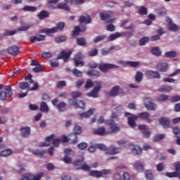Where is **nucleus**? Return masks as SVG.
I'll list each match as a JSON object with an SVG mask.
<instances>
[{
	"instance_id": "obj_1",
	"label": "nucleus",
	"mask_w": 180,
	"mask_h": 180,
	"mask_svg": "<svg viewBox=\"0 0 180 180\" xmlns=\"http://www.w3.org/2000/svg\"><path fill=\"white\" fill-rule=\"evenodd\" d=\"M96 86L88 94V96L91 98H98L99 96V91L102 89V82L96 81L95 82Z\"/></svg>"
},
{
	"instance_id": "obj_2",
	"label": "nucleus",
	"mask_w": 180,
	"mask_h": 180,
	"mask_svg": "<svg viewBox=\"0 0 180 180\" xmlns=\"http://www.w3.org/2000/svg\"><path fill=\"white\" fill-rule=\"evenodd\" d=\"M82 60H84V55L82 53H77L73 58L75 65L76 67H84V63Z\"/></svg>"
},
{
	"instance_id": "obj_3",
	"label": "nucleus",
	"mask_w": 180,
	"mask_h": 180,
	"mask_svg": "<svg viewBox=\"0 0 180 180\" xmlns=\"http://www.w3.org/2000/svg\"><path fill=\"white\" fill-rule=\"evenodd\" d=\"M118 68L119 66L113 65L112 63H101L98 65V70H101L102 72H108V70Z\"/></svg>"
},
{
	"instance_id": "obj_4",
	"label": "nucleus",
	"mask_w": 180,
	"mask_h": 180,
	"mask_svg": "<svg viewBox=\"0 0 180 180\" xmlns=\"http://www.w3.org/2000/svg\"><path fill=\"white\" fill-rule=\"evenodd\" d=\"M125 115L131 116V117H128V124L131 127H136V126H137V124H136V120H137V119H139V116L134 115L133 114H131L130 112H126Z\"/></svg>"
},
{
	"instance_id": "obj_5",
	"label": "nucleus",
	"mask_w": 180,
	"mask_h": 180,
	"mask_svg": "<svg viewBox=\"0 0 180 180\" xmlns=\"http://www.w3.org/2000/svg\"><path fill=\"white\" fill-rule=\"evenodd\" d=\"M146 101H147L145 103V108H146L148 110H155V109H157V105L155 103H153V98L146 97Z\"/></svg>"
},
{
	"instance_id": "obj_6",
	"label": "nucleus",
	"mask_w": 180,
	"mask_h": 180,
	"mask_svg": "<svg viewBox=\"0 0 180 180\" xmlns=\"http://www.w3.org/2000/svg\"><path fill=\"white\" fill-rule=\"evenodd\" d=\"M107 126H109L110 129H111V131L112 133H117L120 130V128L117 127V124H116V122L113 120H108L106 121Z\"/></svg>"
},
{
	"instance_id": "obj_7",
	"label": "nucleus",
	"mask_w": 180,
	"mask_h": 180,
	"mask_svg": "<svg viewBox=\"0 0 180 180\" xmlns=\"http://www.w3.org/2000/svg\"><path fill=\"white\" fill-rule=\"evenodd\" d=\"M166 20L167 22V27L169 30H170V32H178V30H179V27H178V25L172 22V19L167 17L166 18Z\"/></svg>"
},
{
	"instance_id": "obj_8",
	"label": "nucleus",
	"mask_w": 180,
	"mask_h": 180,
	"mask_svg": "<svg viewBox=\"0 0 180 180\" xmlns=\"http://www.w3.org/2000/svg\"><path fill=\"white\" fill-rule=\"evenodd\" d=\"M28 151L29 153H32V154H34V155H37V157H40L41 158H42V157H44L45 154H47V150H40L39 149L29 148Z\"/></svg>"
},
{
	"instance_id": "obj_9",
	"label": "nucleus",
	"mask_w": 180,
	"mask_h": 180,
	"mask_svg": "<svg viewBox=\"0 0 180 180\" xmlns=\"http://www.w3.org/2000/svg\"><path fill=\"white\" fill-rule=\"evenodd\" d=\"M54 134H52L48 137L46 138V141L42 143H39V147H49L51 145V141H53L54 140Z\"/></svg>"
},
{
	"instance_id": "obj_10",
	"label": "nucleus",
	"mask_w": 180,
	"mask_h": 180,
	"mask_svg": "<svg viewBox=\"0 0 180 180\" xmlns=\"http://www.w3.org/2000/svg\"><path fill=\"white\" fill-rule=\"evenodd\" d=\"M168 68H169V65L167 63H159L156 65V70H158L159 72H167Z\"/></svg>"
},
{
	"instance_id": "obj_11",
	"label": "nucleus",
	"mask_w": 180,
	"mask_h": 180,
	"mask_svg": "<svg viewBox=\"0 0 180 180\" xmlns=\"http://www.w3.org/2000/svg\"><path fill=\"white\" fill-rule=\"evenodd\" d=\"M120 153V148H117L115 146H110L106 150L105 154L109 155H115Z\"/></svg>"
},
{
	"instance_id": "obj_12",
	"label": "nucleus",
	"mask_w": 180,
	"mask_h": 180,
	"mask_svg": "<svg viewBox=\"0 0 180 180\" xmlns=\"http://www.w3.org/2000/svg\"><path fill=\"white\" fill-rule=\"evenodd\" d=\"M159 123L163 127V129H169V126H171V120L164 117L159 119Z\"/></svg>"
},
{
	"instance_id": "obj_13",
	"label": "nucleus",
	"mask_w": 180,
	"mask_h": 180,
	"mask_svg": "<svg viewBox=\"0 0 180 180\" xmlns=\"http://www.w3.org/2000/svg\"><path fill=\"white\" fill-rule=\"evenodd\" d=\"M21 136L24 139H28L30 136L32 130L30 127H23L20 129Z\"/></svg>"
},
{
	"instance_id": "obj_14",
	"label": "nucleus",
	"mask_w": 180,
	"mask_h": 180,
	"mask_svg": "<svg viewBox=\"0 0 180 180\" xmlns=\"http://www.w3.org/2000/svg\"><path fill=\"white\" fill-rule=\"evenodd\" d=\"M146 74L147 77H148L149 78H151V79L156 78L158 79L161 78V75L158 71L148 70V71H146Z\"/></svg>"
},
{
	"instance_id": "obj_15",
	"label": "nucleus",
	"mask_w": 180,
	"mask_h": 180,
	"mask_svg": "<svg viewBox=\"0 0 180 180\" xmlns=\"http://www.w3.org/2000/svg\"><path fill=\"white\" fill-rule=\"evenodd\" d=\"M138 127L139 130H141L143 136H144V137H146V139H148V137L151 136V132L147 130V125H139Z\"/></svg>"
},
{
	"instance_id": "obj_16",
	"label": "nucleus",
	"mask_w": 180,
	"mask_h": 180,
	"mask_svg": "<svg viewBox=\"0 0 180 180\" xmlns=\"http://www.w3.org/2000/svg\"><path fill=\"white\" fill-rule=\"evenodd\" d=\"M69 103H70L72 106L80 108V109H84V108H85V101H72V100H70Z\"/></svg>"
},
{
	"instance_id": "obj_17",
	"label": "nucleus",
	"mask_w": 180,
	"mask_h": 180,
	"mask_svg": "<svg viewBox=\"0 0 180 180\" xmlns=\"http://www.w3.org/2000/svg\"><path fill=\"white\" fill-rule=\"evenodd\" d=\"M138 117L142 119V120H146L147 123H151L153 122V120L150 119V113L147 112L139 113Z\"/></svg>"
},
{
	"instance_id": "obj_18",
	"label": "nucleus",
	"mask_w": 180,
	"mask_h": 180,
	"mask_svg": "<svg viewBox=\"0 0 180 180\" xmlns=\"http://www.w3.org/2000/svg\"><path fill=\"white\" fill-rule=\"evenodd\" d=\"M49 9H65V11H68V6L67 3H59L57 7L53 6V5L49 4Z\"/></svg>"
},
{
	"instance_id": "obj_19",
	"label": "nucleus",
	"mask_w": 180,
	"mask_h": 180,
	"mask_svg": "<svg viewBox=\"0 0 180 180\" xmlns=\"http://www.w3.org/2000/svg\"><path fill=\"white\" fill-rule=\"evenodd\" d=\"M7 51L8 54H11V56H16L19 54V47L16 46H10L8 48Z\"/></svg>"
},
{
	"instance_id": "obj_20",
	"label": "nucleus",
	"mask_w": 180,
	"mask_h": 180,
	"mask_svg": "<svg viewBox=\"0 0 180 180\" xmlns=\"http://www.w3.org/2000/svg\"><path fill=\"white\" fill-rule=\"evenodd\" d=\"M25 79L26 81H29V84H33V87L30 89V91H36V89L39 88V84H37V83H34L33 79H32V75H28L27 76H26Z\"/></svg>"
},
{
	"instance_id": "obj_21",
	"label": "nucleus",
	"mask_w": 180,
	"mask_h": 180,
	"mask_svg": "<svg viewBox=\"0 0 180 180\" xmlns=\"http://www.w3.org/2000/svg\"><path fill=\"white\" fill-rule=\"evenodd\" d=\"M86 75L90 77V78H99L101 77V72L98 70H91L86 72Z\"/></svg>"
},
{
	"instance_id": "obj_22",
	"label": "nucleus",
	"mask_w": 180,
	"mask_h": 180,
	"mask_svg": "<svg viewBox=\"0 0 180 180\" xmlns=\"http://www.w3.org/2000/svg\"><path fill=\"white\" fill-rule=\"evenodd\" d=\"M112 15H113V13H112V11H108V12H101L99 13V16L100 18L101 19V20H108V19H109L110 18H112Z\"/></svg>"
},
{
	"instance_id": "obj_23",
	"label": "nucleus",
	"mask_w": 180,
	"mask_h": 180,
	"mask_svg": "<svg viewBox=\"0 0 180 180\" xmlns=\"http://www.w3.org/2000/svg\"><path fill=\"white\" fill-rule=\"evenodd\" d=\"M106 132V129L104 127H100L94 130V134H96L97 136H105V134H108Z\"/></svg>"
},
{
	"instance_id": "obj_24",
	"label": "nucleus",
	"mask_w": 180,
	"mask_h": 180,
	"mask_svg": "<svg viewBox=\"0 0 180 180\" xmlns=\"http://www.w3.org/2000/svg\"><path fill=\"white\" fill-rule=\"evenodd\" d=\"M69 144H77L78 143V136L75 134H70L68 136Z\"/></svg>"
},
{
	"instance_id": "obj_25",
	"label": "nucleus",
	"mask_w": 180,
	"mask_h": 180,
	"mask_svg": "<svg viewBox=\"0 0 180 180\" xmlns=\"http://www.w3.org/2000/svg\"><path fill=\"white\" fill-rule=\"evenodd\" d=\"M58 60H63L65 63H67L68 60V51H62L58 56Z\"/></svg>"
},
{
	"instance_id": "obj_26",
	"label": "nucleus",
	"mask_w": 180,
	"mask_h": 180,
	"mask_svg": "<svg viewBox=\"0 0 180 180\" xmlns=\"http://www.w3.org/2000/svg\"><path fill=\"white\" fill-rule=\"evenodd\" d=\"M45 39H46V36L43 34H39V35L30 37V41L32 43H34V41H43V40H45Z\"/></svg>"
},
{
	"instance_id": "obj_27",
	"label": "nucleus",
	"mask_w": 180,
	"mask_h": 180,
	"mask_svg": "<svg viewBox=\"0 0 180 180\" xmlns=\"http://www.w3.org/2000/svg\"><path fill=\"white\" fill-rule=\"evenodd\" d=\"M119 91H120V86H115L112 87L109 92V96H117L119 95Z\"/></svg>"
},
{
	"instance_id": "obj_28",
	"label": "nucleus",
	"mask_w": 180,
	"mask_h": 180,
	"mask_svg": "<svg viewBox=\"0 0 180 180\" xmlns=\"http://www.w3.org/2000/svg\"><path fill=\"white\" fill-rule=\"evenodd\" d=\"M94 111H95V109L90 108L87 112L81 113L80 117L82 118L85 117L86 119H88L89 117H91L92 115H94Z\"/></svg>"
},
{
	"instance_id": "obj_29",
	"label": "nucleus",
	"mask_w": 180,
	"mask_h": 180,
	"mask_svg": "<svg viewBox=\"0 0 180 180\" xmlns=\"http://www.w3.org/2000/svg\"><path fill=\"white\" fill-rule=\"evenodd\" d=\"M173 133L177 138L176 139V144L180 146V129L178 127L173 128Z\"/></svg>"
},
{
	"instance_id": "obj_30",
	"label": "nucleus",
	"mask_w": 180,
	"mask_h": 180,
	"mask_svg": "<svg viewBox=\"0 0 180 180\" xmlns=\"http://www.w3.org/2000/svg\"><path fill=\"white\" fill-rule=\"evenodd\" d=\"M76 43L77 46H81V47H86V40L84 37H78L76 39Z\"/></svg>"
},
{
	"instance_id": "obj_31",
	"label": "nucleus",
	"mask_w": 180,
	"mask_h": 180,
	"mask_svg": "<svg viewBox=\"0 0 180 180\" xmlns=\"http://www.w3.org/2000/svg\"><path fill=\"white\" fill-rule=\"evenodd\" d=\"M133 154H136V155H141L143 153L141 148L137 145H134L132 148H131Z\"/></svg>"
},
{
	"instance_id": "obj_32",
	"label": "nucleus",
	"mask_w": 180,
	"mask_h": 180,
	"mask_svg": "<svg viewBox=\"0 0 180 180\" xmlns=\"http://www.w3.org/2000/svg\"><path fill=\"white\" fill-rule=\"evenodd\" d=\"M41 33H46L48 36L53 34V33H57V27H54L51 29H44L41 30Z\"/></svg>"
},
{
	"instance_id": "obj_33",
	"label": "nucleus",
	"mask_w": 180,
	"mask_h": 180,
	"mask_svg": "<svg viewBox=\"0 0 180 180\" xmlns=\"http://www.w3.org/2000/svg\"><path fill=\"white\" fill-rule=\"evenodd\" d=\"M129 23V20H124L122 24L121 25V27H124L125 30H134V25L133 24H131L129 26H127V24Z\"/></svg>"
},
{
	"instance_id": "obj_34",
	"label": "nucleus",
	"mask_w": 180,
	"mask_h": 180,
	"mask_svg": "<svg viewBox=\"0 0 180 180\" xmlns=\"http://www.w3.org/2000/svg\"><path fill=\"white\" fill-rule=\"evenodd\" d=\"M134 167L138 172H143L144 171V166H143V163L139 160L135 162Z\"/></svg>"
},
{
	"instance_id": "obj_35",
	"label": "nucleus",
	"mask_w": 180,
	"mask_h": 180,
	"mask_svg": "<svg viewBox=\"0 0 180 180\" xmlns=\"http://www.w3.org/2000/svg\"><path fill=\"white\" fill-rule=\"evenodd\" d=\"M79 22H80V23H91V16L87 15L85 17L84 15H81L79 19Z\"/></svg>"
},
{
	"instance_id": "obj_36",
	"label": "nucleus",
	"mask_w": 180,
	"mask_h": 180,
	"mask_svg": "<svg viewBox=\"0 0 180 180\" xmlns=\"http://www.w3.org/2000/svg\"><path fill=\"white\" fill-rule=\"evenodd\" d=\"M171 91H172V86H168V85L162 86V87L158 89L159 92H162V93L164 92L168 93V92H171Z\"/></svg>"
},
{
	"instance_id": "obj_37",
	"label": "nucleus",
	"mask_w": 180,
	"mask_h": 180,
	"mask_svg": "<svg viewBox=\"0 0 180 180\" xmlns=\"http://www.w3.org/2000/svg\"><path fill=\"white\" fill-rule=\"evenodd\" d=\"M90 176H94L95 178H101L102 177V173L101 171L98 170H91L89 172Z\"/></svg>"
},
{
	"instance_id": "obj_38",
	"label": "nucleus",
	"mask_w": 180,
	"mask_h": 180,
	"mask_svg": "<svg viewBox=\"0 0 180 180\" xmlns=\"http://www.w3.org/2000/svg\"><path fill=\"white\" fill-rule=\"evenodd\" d=\"M39 108L41 112H43L44 113L49 112V105H47V103H46L45 102H41Z\"/></svg>"
},
{
	"instance_id": "obj_39",
	"label": "nucleus",
	"mask_w": 180,
	"mask_h": 180,
	"mask_svg": "<svg viewBox=\"0 0 180 180\" xmlns=\"http://www.w3.org/2000/svg\"><path fill=\"white\" fill-rule=\"evenodd\" d=\"M165 176L168 178H179L180 179V174L176 172H166Z\"/></svg>"
},
{
	"instance_id": "obj_40",
	"label": "nucleus",
	"mask_w": 180,
	"mask_h": 180,
	"mask_svg": "<svg viewBox=\"0 0 180 180\" xmlns=\"http://www.w3.org/2000/svg\"><path fill=\"white\" fill-rule=\"evenodd\" d=\"M164 57L165 58H174V57H176V51H171L166 52L164 55Z\"/></svg>"
},
{
	"instance_id": "obj_41",
	"label": "nucleus",
	"mask_w": 180,
	"mask_h": 180,
	"mask_svg": "<svg viewBox=\"0 0 180 180\" xmlns=\"http://www.w3.org/2000/svg\"><path fill=\"white\" fill-rule=\"evenodd\" d=\"M122 33L120 32H115V34H111L109 37L108 41H113V40H116V39H118V37H121Z\"/></svg>"
},
{
	"instance_id": "obj_42",
	"label": "nucleus",
	"mask_w": 180,
	"mask_h": 180,
	"mask_svg": "<svg viewBox=\"0 0 180 180\" xmlns=\"http://www.w3.org/2000/svg\"><path fill=\"white\" fill-rule=\"evenodd\" d=\"M86 30V27H84L82 29L79 28V27L76 26L73 30V36H78L80 32H85Z\"/></svg>"
},
{
	"instance_id": "obj_43",
	"label": "nucleus",
	"mask_w": 180,
	"mask_h": 180,
	"mask_svg": "<svg viewBox=\"0 0 180 180\" xmlns=\"http://www.w3.org/2000/svg\"><path fill=\"white\" fill-rule=\"evenodd\" d=\"M30 85H32V84L23 82L20 83V89L29 91V89H30Z\"/></svg>"
},
{
	"instance_id": "obj_44",
	"label": "nucleus",
	"mask_w": 180,
	"mask_h": 180,
	"mask_svg": "<svg viewBox=\"0 0 180 180\" xmlns=\"http://www.w3.org/2000/svg\"><path fill=\"white\" fill-rule=\"evenodd\" d=\"M22 11H25L26 12H36L37 11V8L33 6H25L22 8Z\"/></svg>"
},
{
	"instance_id": "obj_45",
	"label": "nucleus",
	"mask_w": 180,
	"mask_h": 180,
	"mask_svg": "<svg viewBox=\"0 0 180 180\" xmlns=\"http://www.w3.org/2000/svg\"><path fill=\"white\" fill-rule=\"evenodd\" d=\"M50 15V13H49L48 11H41L39 14H38V18L40 20L45 19V18H49Z\"/></svg>"
},
{
	"instance_id": "obj_46",
	"label": "nucleus",
	"mask_w": 180,
	"mask_h": 180,
	"mask_svg": "<svg viewBox=\"0 0 180 180\" xmlns=\"http://www.w3.org/2000/svg\"><path fill=\"white\" fill-rule=\"evenodd\" d=\"M146 178L147 180H153L154 179V174H153V171L149 169L146 170L145 172Z\"/></svg>"
},
{
	"instance_id": "obj_47",
	"label": "nucleus",
	"mask_w": 180,
	"mask_h": 180,
	"mask_svg": "<svg viewBox=\"0 0 180 180\" xmlns=\"http://www.w3.org/2000/svg\"><path fill=\"white\" fill-rule=\"evenodd\" d=\"M151 53L153 54V56H156V57H160L162 53L161 51L160 50V48L154 47L151 49Z\"/></svg>"
},
{
	"instance_id": "obj_48",
	"label": "nucleus",
	"mask_w": 180,
	"mask_h": 180,
	"mask_svg": "<svg viewBox=\"0 0 180 180\" xmlns=\"http://www.w3.org/2000/svg\"><path fill=\"white\" fill-rule=\"evenodd\" d=\"M12 154V150L6 149L1 152V157H9Z\"/></svg>"
},
{
	"instance_id": "obj_49",
	"label": "nucleus",
	"mask_w": 180,
	"mask_h": 180,
	"mask_svg": "<svg viewBox=\"0 0 180 180\" xmlns=\"http://www.w3.org/2000/svg\"><path fill=\"white\" fill-rule=\"evenodd\" d=\"M70 5H82L85 0H68Z\"/></svg>"
},
{
	"instance_id": "obj_50",
	"label": "nucleus",
	"mask_w": 180,
	"mask_h": 180,
	"mask_svg": "<svg viewBox=\"0 0 180 180\" xmlns=\"http://www.w3.org/2000/svg\"><path fill=\"white\" fill-rule=\"evenodd\" d=\"M148 41H150V38L148 37H143L139 40V45L146 46Z\"/></svg>"
},
{
	"instance_id": "obj_51",
	"label": "nucleus",
	"mask_w": 180,
	"mask_h": 180,
	"mask_svg": "<svg viewBox=\"0 0 180 180\" xmlns=\"http://www.w3.org/2000/svg\"><path fill=\"white\" fill-rule=\"evenodd\" d=\"M158 102H167L168 99H169V97L167 95L162 94L160 95L159 97H158Z\"/></svg>"
},
{
	"instance_id": "obj_52",
	"label": "nucleus",
	"mask_w": 180,
	"mask_h": 180,
	"mask_svg": "<svg viewBox=\"0 0 180 180\" xmlns=\"http://www.w3.org/2000/svg\"><path fill=\"white\" fill-rule=\"evenodd\" d=\"M73 131L75 134H81L82 133V129L78 124H75V127L73 128Z\"/></svg>"
},
{
	"instance_id": "obj_53",
	"label": "nucleus",
	"mask_w": 180,
	"mask_h": 180,
	"mask_svg": "<svg viewBox=\"0 0 180 180\" xmlns=\"http://www.w3.org/2000/svg\"><path fill=\"white\" fill-rule=\"evenodd\" d=\"M16 33H18V30H6L3 35L4 36H13V34H16Z\"/></svg>"
},
{
	"instance_id": "obj_54",
	"label": "nucleus",
	"mask_w": 180,
	"mask_h": 180,
	"mask_svg": "<svg viewBox=\"0 0 180 180\" xmlns=\"http://www.w3.org/2000/svg\"><path fill=\"white\" fill-rule=\"evenodd\" d=\"M143 79V73L141 72H137L135 75V81L136 82H141Z\"/></svg>"
},
{
	"instance_id": "obj_55",
	"label": "nucleus",
	"mask_w": 180,
	"mask_h": 180,
	"mask_svg": "<svg viewBox=\"0 0 180 180\" xmlns=\"http://www.w3.org/2000/svg\"><path fill=\"white\" fill-rule=\"evenodd\" d=\"M105 39H106V35H98L93 39V41L94 43H99V41H102Z\"/></svg>"
},
{
	"instance_id": "obj_56",
	"label": "nucleus",
	"mask_w": 180,
	"mask_h": 180,
	"mask_svg": "<svg viewBox=\"0 0 180 180\" xmlns=\"http://www.w3.org/2000/svg\"><path fill=\"white\" fill-rule=\"evenodd\" d=\"M57 109L59 112H65V103L61 102L58 105H56Z\"/></svg>"
},
{
	"instance_id": "obj_57",
	"label": "nucleus",
	"mask_w": 180,
	"mask_h": 180,
	"mask_svg": "<svg viewBox=\"0 0 180 180\" xmlns=\"http://www.w3.org/2000/svg\"><path fill=\"white\" fill-rule=\"evenodd\" d=\"M84 158H82L81 159H77L75 162H72V165L74 167H79V165L82 166V163L84 162Z\"/></svg>"
},
{
	"instance_id": "obj_58",
	"label": "nucleus",
	"mask_w": 180,
	"mask_h": 180,
	"mask_svg": "<svg viewBox=\"0 0 180 180\" xmlns=\"http://www.w3.org/2000/svg\"><path fill=\"white\" fill-rule=\"evenodd\" d=\"M98 51L97 49H93L91 51L88 52V56L89 57H95L96 56H98Z\"/></svg>"
},
{
	"instance_id": "obj_59",
	"label": "nucleus",
	"mask_w": 180,
	"mask_h": 180,
	"mask_svg": "<svg viewBox=\"0 0 180 180\" xmlns=\"http://www.w3.org/2000/svg\"><path fill=\"white\" fill-rule=\"evenodd\" d=\"M156 11L159 16H165V15H167V10H165L164 8H160Z\"/></svg>"
},
{
	"instance_id": "obj_60",
	"label": "nucleus",
	"mask_w": 180,
	"mask_h": 180,
	"mask_svg": "<svg viewBox=\"0 0 180 180\" xmlns=\"http://www.w3.org/2000/svg\"><path fill=\"white\" fill-rule=\"evenodd\" d=\"M72 73L75 77H82V72L78 70L77 68H75L72 70Z\"/></svg>"
},
{
	"instance_id": "obj_61",
	"label": "nucleus",
	"mask_w": 180,
	"mask_h": 180,
	"mask_svg": "<svg viewBox=\"0 0 180 180\" xmlns=\"http://www.w3.org/2000/svg\"><path fill=\"white\" fill-rule=\"evenodd\" d=\"M65 40H67V37L64 36L58 37L55 39L56 43L58 44L63 43V41H65Z\"/></svg>"
},
{
	"instance_id": "obj_62",
	"label": "nucleus",
	"mask_w": 180,
	"mask_h": 180,
	"mask_svg": "<svg viewBox=\"0 0 180 180\" xmlns=\"http://www.w3.org/2000/svg\"><path fill=\"white\" fill-rule=\"evenodd\" d=\"M138 13H139V15H147L148 9H147V8L142 6V7L139 8Z\"/></svg>"
},
{
	"instance_id": "obj_63",
	"label": "nucleus",
	"mask_w": 180,
	"mask_h": 180,
	"mask_svg": "<svg viewBox=\"0 0 180 180\" xmlns=\"http://www.w3.org/2000/svg\"><path fill=\"white\" fill-rule=\"evenodd\" d=\"M77 148H79V150H86V148H88V143L82 142L77 144Z\"/></svg>"
},
{
	"instance_id": "obj_64",
	"label": "nucleus",
	"mask_w": 180,
	"mask_h": 180,
	"mask_svg": "<svg viewBox=\"0 0 180 180\" xmlns=\"http://www.w3.org/2000/svg\"><path fill=\"white\" fill-rule=\"evenodd\" d=\"M174 169L176 172L180 174V162H176L174 164Z\"/></svg>"
}]
</instances>
